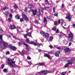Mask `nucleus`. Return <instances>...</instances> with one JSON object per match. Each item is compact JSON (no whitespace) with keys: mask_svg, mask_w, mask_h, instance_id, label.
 Wrapping results in <instances>:
<instances>
[{"mask_svg":"<svg viewBox=\"0 0 75 75\" xmlns=\"http://www.w3.org/2000/svg\"><path fill=\"white\" fill-rule=\"evenodd\" d=\"M13 7L15 8H18V6H17V5H14L13 6Z\"/></svg>","mask_w":75,"mask_h":75,"instance_id":"nucleus-24","label":"nucleus"},{"mask_svg":"<svg viewBox=\"0 0 75 75\" xmlns=\"http://www.w3.org/2000/svg\"><path fill=\"white\" fill-rule=\"evenodd\" d=\"M73 27L74 28H75V24H73Z\"/></svg>","mask_w":75,"mask_h":75,"instance_id":"nucleus-55","label":"nucleus"},{"mask_svg":"<svg viewBox=\"0 0 75 75\" xmlns=\"http://www.w3.org/2000/svg\"><path fill=\"white\" fill-rule=\"evenodd\" d=\"M72 61H73V59H71L69 60H67V62L68 63L66 64L64 66V67H67L68 65H71V64H72Z\"/></svg>","mask_w":75,"mask_h":75,"instance_id":"nucleus-6","label":"nucleus"},{"mask_svg":"<svg viewBox=\"0 0 75 75\" xmlns=\"http://www.w3.org/2000/svg\"><path fill=\"white\" fill-rule=\"evenodd\" d=\"M59 51H57V53L55 54V56H56V57H59Z\"/></svg>","mask_w":75,"mask_h":75,"instance_id":"nucleus-16","label":"nucleus"},{"mask_svg":"<svg viewBox=\"0 0 75 75\" xmlns=\"http://www.w3.org/2000/svg\"><path fill=\"white\" fill-rule=\"evenodd\" d=\"M27 35H28V36H29V37H30V36L31 35V33H28L27 34Z\"/></svg>","mask_w":75,"mask_h":75,"instance_id":"nucleus-23","label":"nucleus"},{"mask_svg":"<svg viewBox=\"0 0 75 75\" xmlns=\"http://www.w3.org/2000/svg\"><path fill=\"white\" fill-rule=\"evenodd\" d=\"M44 57H47L49 58V59H50V56L47 54L44 53Z\"/></svg>","mask_w":75,"mask_h":75,"instance_id":"nucleus-13","label":"nucleus"},{"mask_svg":"<svg viewBox=\"0 0 75 75\" xmlns=\"http://www.w3.org/2000/svg\"><path fill=\"white\" fill-rule=\"evenodd\" d=\"M68 37L69 39V40H70V41L72 42L73 41V34L71 32L69 33Z\"/></svg>","mask_w":75,"mask_h":75,"instance_id":"nucleus-4","label":"nucleus"},{"mask_svg":"<svg viewBox=\"0 0 75 75\" xmlns=\"http://www.w3.org/2000/svg\"><path fill=\"white\" fill-rule=\"evenodd\" d=\"M47 18L49 20H50V18H51V16H49L47 17Z\"/></svg>","mask_w":75,"mask_h":75,"instance_id":"nucleus-43","label":"nucleus"},{"mask_svg":"<svg viewBox=\"0 0 75 75\" xmlns=\"http://www.w3.org/2000/svg\"><path fill=\"white\" fill-rule=\"evenodd\" d=\"M10 11L11 12L13 13L14 12V10H13V9H11L10 10Z\"/></svg>","mask_w":75,"mask_h":75,"instance_id":"nucleus-48","label":"nucleus"},{"mask_svg":"<svg viewBox=\"0 0 75 75\" xmlns=\"http://www.w3.org/2000/svg\"><path fill=\"white\" fill-rule=\"evenodd\" d=\"M53 13H55V7H54L53 8Z\"/></svg>","mask_w":75,"mask_h":75,"instance_id":"nucleus-25","label":"nucleus"},{"mask_svg":"<svg viewBox=\"0 0 75 75\" xmlns=\"http://www.w3.org/2000/svg\"><path fill=\"white\" fill-rule=\"evenodd\" d=\"M32 12L33 13V16H35L36 15V14H37V9H35V10H32Z\"/></svg>","mask_w":75,"mask_h":75,"instance_id":"nucleus-8","label":"nucleus"},{"mask_svg":"<svg viewBox=\"0 0 75 75\" xmlns=\"http://www.w3.org/2000/svg\"><path fill=\"white\" fill-rule=\"evenodd\" d=\"M0 39L2 41L0 42V46L2 47V44H3L4 47L5 48L7 47H8V43L3 40V35L0 34Z\"/></svg>","mask_w":75,"mask_h":75,"instance_id":"nucleus-1","label":"nucleus"},{"mask_svg":"<svg viewBox=\"0 0 75 75\" xmlns=\"http://www.w3.org/2000/svg\"><path fill=\"white\" fill-rule=\"evenodd\" d=\"M64 51L65 52H70V51H71V50L69 48H67L65 49L64 50Z\"/></svg>","mask_w":75,"mask_h":75,"instance_id":"nucleus-11","label":"nucleus"},{"mask_svg":"<svg viewBox=\"0 0 75 75\" xmlns=\"http://www.w3.org/2000/svg\"><path fill=\"white\" fill-rule=\"evenodd\" d=\"M40 33L42 35H43V37L46 38H48L49 37V34L47 33H45L43 32H41Z\"/></svg>","mask_w":75,"mask_h":75,"instance_id":"nucleus-5","label":"nucleus"},{"mask_svg":"<svg viewBox=\"0 0 75 75\" xmlns=\"http://www.w3.org/2000/svg\"><path fill=\"white\" fill-rule=\"evenodd\" d=\"M23 44L24 45H25V46H26V47H28V45L25 44L24 43H23Z\"/></svg>","mask_w":75,"mask_h":75,"instance_id":"nucleus-40","label":"nucleus"},{"mask_svg":"<svg viewBox=\"0 0 75 75\" xmlns=\"http://www.w3.org/2000/svg\"><path fill=\"white\" fill-rule=\"evenodd\" d=\"M47 18H45H45H44V21H43V22H46V21H47Z\"/></svg>","mask_w":75,"mask_h":75,"instance_id":"nucleus-31","label":"nucleus"},{"mask_svg":"<svg viewBox=\"0 0 75 75\" xmlns=\"http://www.w3.org/2000/svg\"><path fill=\"white\" fill-rule=\"evenodd\" d=\"M15 18H17V19H20V17L18 16H16L15 17Z\"/></svg>","mask_w":75,"mask_h":75,"instance_id":"nucleus-36","label":"nucleus"},{"mask_svg":"<svg viewBox=\"0 0 75 75\" xmlns=\"http://www.w3.org/2000/svg\"><path fill=\"white\" fill-rule=\"evenodd\" d=\"M8 12L7 11L6 12V13H5V14H6V16H8Z\"/></svg>","mask_w":75,"mask_h":75,"instance_id":"nucleus-33","label":"nucleus"},{"mask_svg":"<svg viewBox=\"0 0 75 75\" xmlns=\"http://www.w3.org/2000/svg\"><path fill=\"white\" fill-rule=\"evenodd\" d=\"M29 44H32L33 45H34L35 46H37V45H37V43L33 42H29Z\"/></svg>","mask_w":75,"mask_h":75,"instance_id":"nucleus-12","label":"nucleus"},{"mask_svg":"<svg viewBox=\"0 0 75 75\" xmlns=\"http://www.w3.org/2000/svg\"><path fill=\"white\" fill-rule=\"evenodd\" d=\"M50 8V7L48 6V7H45V8H44V9H46V8Z\"/></svg>","mask_w":75,"mask_h":75,"instance_id":"nucleus-50","label":"nucleus"},{"mask_svg":"<svg viewBox=\"0 0 75 75\" xmlns=\"http://www.w3.org/2000/svg\"><path fill=\"white\" fill-rule=\"evenodd\" d=\"M9 48H10V49H11L13 50V51H16V49H17V48L16 47L12 46L11 45H9Z\"/></svg>","mask_w":75,"mask_h":75,"instance_id":"nucleus-7","label":"nucleus"},{"mask_svg":"<svg viewBox=\"0 0 75 75\" xmlns=\"http://www.w3.org/2000/svg\"><path fill=\"white\" fill-rule=\"evenodd\" d=\"M33 23H34V24H37V25L38 24V23H39V22H38V20L35 21L33 22Z\"/></svg>","mask_w":75,"mask_h":75,"instance_id":"nucleus-18","label":"nucleus"},{"mask_svg":"<svg viewBox=\"0 0 75 75\" xmlns=\"http://www.w3.org/2000/svg\"><path fill=\"white\" fill-rule=\"evenodd\" d=\"M62 8H64V4H62Z\"/></svg>","mask_w":75,"mask_h":75,"instance_id":"nucleus-57","label":"nucleus"},{"mask_svg":"<svg viewBox=\"0 0 75 75\" xmlns=\"http://www.w3.org/2000/svg\"><path fill=\"white\" fill-rule=\"evenodd\" d=\"M63 25H64V26H66V25H67V24H66V23L64 22L63 23Z\"/></svg>","mask_w":75,"mask_h":75,"instance_id":"nucleus-52","label":"nucleus"},{"mask_svg":"<svg viewBox=\"0 0 75 75\" xmlns=\"http://www.w3.org/2000/svg\"><path fill=\"white\" fill-rule=\"evenodd\" d=\"M57 23L58 22L57 21H55L54 22V25H57Z\"/></svg>","mask_w":75,"mask_h":75,"instance_id":"nucleus-30","label":"nucleus"},{"mask_svg":"<svg viewBox=\"0 0 75 75\" xmlns=\"http://www.w3.org/2000/svg\"><path fill=\"white\" fill-rule=\"evenodd\" d=\"M48 72V73H51V71H47V70L42 71L40 72H38V75H42V74H47Z\"/></svg>","mask_w":75,"mask_h":75,"instance_id":"nucleus-3","label":"nucleus"},{"mask_svg":"<svg viewBox=\"0 0 75 75\" xmlns=\"http://www.w3.org/2000/svg\"><path fill=\"white\" fill-rule=\"evenodd\" d=\"M66 74V72H63L62 73L61 75H65Z\"/></svg>","mask_w":75,"mask_h":75,"instance_id":"nucleus-32","label":"nucleus"},{"mask_svg":"<svg viewBox=\"0 0 75 75\" xmlns=\"http://www.w3.org/2000/svg\"><path fill=\"white\" fill-rule=\"evenodd\" d=\"M9 17H10L8 18V21L10 22V21H11V18H13V15L11 14H10L9 15Z\"/></svg>","mask_w":75,"mask_h":75,"instance_id":"nucleus-10","label":"nucleus"},{"mask_svg":"<svg viewBox=\"0 0 75 75\" xmlns=\"http://www.w3.org/2000/svg\"><path fill=\"white\" fill-rule=\"evenodd\" d=\"M38 65H40V66H41V65H44V64L43 63H39L38 64Z\"/></svg>","mask_w":75,"mask_h":75,"instance_id":"nucleus-21","label":"nucleus"},{"mask_svg":"<svg viewBox=\"0 0 75 75\" xmlns=\"http://www.w3.org/2000/svg\"><path fill=\"white\" fill-rule=\"evenodd\" d=\"M10 28L11 30H14L16 28V26L14 25H11L10 26Z\"/></svg>","mask_w":75,"mask_h":75,"instance_id":"nucleus-14","label":"nucleus"},{"mask_svg":"<svg viewBox=\"0 0 75 75\" xmlns=\"http://www.w3.org/2000/svg\"><path fill=\"white\" fill-rule=\"evenodd\" d=\"M8 38H11V36L10 35H8L7 36Z\"/></svg>","mask_w":75,"mask_h":75,"instance_id":"nucleus-58","label":"nucleus"},{"mask_svg":"<svg viewBox=\"0 0 75 75\" xmlns=\"http://www.w3.org/2000/svg\"><path fill=\"white\" fill-rule=\"evenodd\" d=\"M27 59H31V57H30V56H28L27 57Z\"/></svg>","mask_w":75,"mask_h":75,"instance_id":"nucleus-41","label":"nucleus"},{"mask_svg":"<svg viewBox=\"0 0 75 75\" xmlns=\"http://www.w3.org/2000/svg\"><path fill=\"white\" fill-rule=\"evenodd\" d=\"M70 16L71 15L69 13H67V16L66 17V18L67 19H69V21H71V18H70Z\"/></svg>","mask_w":75,"mask_h":75,"instance_id":"nucleus-9","label":"nucleus"},{"mask_svg":"<svg viewBox=\"0 0 75 75\" xmlns=\"http://www.w3.org/2000/svg\"><path fill=\"white\" fill-rule=\"evenodd\" d=\"M50 47L51 48H52L53 46L52 45H50Z\"/></svg>","mask_w":75,"mask_h":75,"instance_id":"nucleus-56","label":"nucleus"},{"mask_svg":"<svg viewBox=\"0 0 75 75\" xmlns=\"http://www.w3.org/2000/svg\"><path fill=\"white\" fill-rule=\"evenodd\" d=\"M30 41V40H29V39L27 38L26 40V42H27L28 43V42Z\"/></svg>","mask_w":75,"mask_h":75,"instance_id":"nucleus-35","label":"nucleus"},{"mask_svg":"<svg viewBox=\"0 0 75 75\" xmlns=\"http://www.w3.org/2000/svg\"><path fill=\"white\" fill-rule=\"evenodd\" d=\"M56 33H59V30L58 29H57L56 30Z\"/></svg>","mask_w":75,"mask_h":75,"instance_id":"nucleus-54","label":"nucleus"},{"mask_svg":"<svg viewBox=\"0 0 75 75\" xmlns=\"http://www.w3.org/2000/svg\"><path fill=\"white\" fill-rule=\"evenodd\" d=\"M65 35L64 34V33H63L62 32L60 33V35H59V37L60 38H62V36H63V35Z\"/></svg>","mask_w":75,"mask_h":75,"instance_id":"nucleus-15","label":"nucleus"},{"mask_svg":"<svg viewBox=\"0 0 75 75\" xmlns=\"http://www.w3.org/2000/svg\"><path fill=\"white\" fill-rule=\"evenodd\" d=\"M6 54V55H8V54H10V52L9 51L7 52Z\"/></svg>","mask_w":75,"mask_h":75,"instance_id":"nucleus-45","label":"nucleus"},{"mask_svg":"<svg viewBox=\"0 0 75 75\" xmlns=\"http://www.w3.org/2000/svg\"><path fill=\"white\" fill-rule=\"evenodd\" d=\"M0 31H1V33H2V32H3V29H0Z\"/></svg>","mask_w":75,"mask_h":75,"instance_id":"nucleus-60","label":"nucleus"},{"mask_svg":"<svg viewBox=\"0 0 75 75\" xmlns=\"http://www.w3.org/2000/svg\"><path fill=\"white\" fill-rule=\"evenodd\" d=\"M38 16H40V15L41 14V13H40V12H38Z\"/></svg>","mask_w":75,"mask_h":75,"instance_id":"nucleus-49","label":"nucleus"},{"mask_svg":"<svg viewBox=\"0 0 75 75\" xmlns=\"http://www.w3.org/2000/svg\"><path fill=\"white\" fill-rule=\"evenodd\" d=\"M21 55H22L23 56H24V55H25V53H24L23 52H22L21 53Z\"/></svg>","mask_w":75,"mask_h":75,"instance_id":"nucleus-47","label":"nucleus"},{"mask_svg":"<svg viewBox=\"0 0 75 75\" xmlns=\"http://www.w3.org/2000/svg\"><path fill=\"white\" fill-rule=\"evenodd\" d=\"M25 11L26 12H27V11H28L27 9V8H26L25 9Z\"/></svg>","mask_w":75,"mask_h":75,"instance_id":"nucleus-59","label":"nucleus"},{"mask_svg":"<svg viewBox=\"0 0 75 75\" xmlns=\"http://www.w3.org/2000/svg\"><path fill=\"white\" fill-rule=\"evenodd\" d=\"M23 18L25 19L27 17V16L25 15H23Z\"/></svg>","mask_w":75,"mask_h":75,"instance_id":"nucleus-26","label":"nucleus"},{"mask_svg":"<svg viewBox=\"0 0 75 75\" xmlns=\"http://www.w3.org/2000/svg\"><path fill=\"white\" fill-rule=\"evenodd\" d=\"M28 64H29V65H32V64H32V63L31 62H28Z\"/></svg>","mask_w":75,"mask_h":75,"instance_id":"nucleus-37","label":"nucleus"},{"mask_svg":"<svg viewBox=\"0 0 75 75\" xmlns=\"http://www.w3.org/2000/svg\"><path fill=\"white\" fill-rule=\"evenodd\" d=\"M52 39H53V37H50L49 38V40L50 41H52Z\"/></svg>","mask_w":75,"mask_h":75,"instance_id":"nucleus-29","label":"nucleus"},{"mask_svg":"<svg viewBox=\"0 0 75 75\" xmlns=\"http://www.w3.org/2000/svg\"><path fill=\"white\" fill-rule=\"evenodd\" d=\"M20 21H21V22H23V21H24V19H23V18H21L20 19Z\"/></svg>","mask_w":75,"mask_h":75,"instance_id":"nucleus-38","label":"nucleus"},{"mask_svg":"<svg viewBox=\"0 0 75 75\" xmlns=\"http://www.w3.org/2000/svg\"><path fill=\"white\" fill-rule=\"evenodd\" d=\"M17 28L18 29H20L21 28L20 27H18V26H17Z\"/></svg>","mask_w":75,"mask_h":75,"instance_id":"nucleus-63","label":"nucleus"},{"mask_svg":"<svg viewBox=\"0 0 75 75\" xmlns=\"http://www.w3.org/2000/svg\"><path fill=\"white\" fill-rule=\"evenodd\" d=\"M55 16H56L57 17V16H58V14H57V13H55Z\"/></svg>","mask_w":75,"mask_h":75,"instance_id":"nucleus-62","label":"nucleus"},{"mask_svg":"<svg viewBox=\"0 0 75 75\" xmlns=\"http://www.w3.org/2000/svg\"><path fill=\"white\" fill-rule=\"evenodd\" d=\"M26 50H27V51H29V49L28 48H26Z\"/></svg>","mask_w":75,"mask_h":75,"instance_id":"nucleus-61","label":"nucleus"},{"mask_svg":"<svg viewBox=\"0 0 75 75\" xmlns=\"http://www.w3.org/2000/svg\"><path fill=\"white\" fill-rule=\"evenodd\" d=\"M57 29V27H54L52 29V30H53L54 31H55L56 29Z\"/></svg>","mask_w":75,"mask_h":75,"instance_id":"nucleus-27","label":"nucleus"},{"mask_svg":"<svg viewBox=\"0 0 75 75\" xmlns=\"http://www.w3.org/2000/svg\"><path fill=\"white\" fill-rule=\"evenodd\" d=\"M4 67V64H2L1 66V68H2V69H3V68Z\"/></svg>","mask_w":75,"mask_h":75,"instance_id":"nucleus-46","label":"nucleus"},{"mask_svg":"<svg viewBox=\"0 0 75 75\" xmlns=\"http://www.w3.org/2000/svg\"><path fill=\"white\" fill-rule=\"evenodd\" d=\"M45 4H49V5H51V4L49 3H48V0H45Z\"/></svg>","mask_w":75,"mask_h":75,"instance_id":"nucleus-19","label":"nucleus"},{"mask_svg":"<svg viewBox=\"0 0 75 75\" xmlns=\"http://www.w3.org/2000/svg\"><path fill=\"white\" fill-rule=\"evenodd\" d=\"M22 45V44H21V43H20V42H18V45L19 46H21Z\"/></svg>","mask_w":75,"mask_h":75,"instance_id":"nucleus-44","label":"nucleus"},{"mask_svg":"<svg viewBox=\"0 0 75 75\" xmlns=\"http://www.w3.org/2000/svg\"><path fill=\"white\" fill-rule=\"evenodd\" d=\"M7 59H8V62L7 64H8V62H9L8 60L10 62H11V61H13V62H14V59L13 58V60H12V59H11L8 58Z\"/></svg>","mask_w":75,"mask_h":75,"instance_id":"nucleus-17","label":"nucleus"},{"mask_svg":"<svg viewBox=\"0 0 75 75\" xmlns=\"http://www.w3.org/2000/svg\"><path fill=\"white\" fill-rule=\"evenodd\" d=\"M8 61V63L7 64V65H8L9 66L13 68H16V67H17V66L14 63V62L12 61V60H11V62H10L9 60Z\"/></svg>","mask_w":75,"mask_h":75,"instance_id":"nucleus-2","label":"nucleus"},{"mask_svg":"<svg viewBox=\"0 0 75 75\" xmlns=\"http://www.w3.org/2000/svg\"><path fill=\"white\" fill-rule=\"evenodd\" d=\"M63 22V20L59 19L58 21V23H59V24H60V23H62Z\"/></svg>","mask_w":75,"mask_h":75,"instance_id":"nucleus-20","label":"nucleus"},{"mask_svg":"<svg viewBox=\"0 0 75 75\" xmlns=\"http://www.w3.org/2000/svg\"><path fill=\"white\" fill-rule=\"evenodd\" d=\"M7 7H5L4 8H3V10H7Z\"/></svg>","mask_w":75,"mask_h":75,"instance_id":"nucleus-39","label":"nucleus"},{"mask_svg":"<svg viewBox=\"0 0 75 75\" xmlns=\"http://www.w3.org/2000/svg\"><path fill=\"white\" fill-rule=\"evenodd\" d=\"M4 72H7V69H4L3 70Z\"/></svg>","mask_w":75,"mask_h":75,"instance_id":"nucleus-34","label":"nucleus"},{"mask_svg":"<svg viewBox=\"0 0 75 75\" xmlns=\"http://www.w3.org/2000/svg\"><path fill=\"white\" fill-rule=\"evenodd\" d=\"M25 38H27V36H28V35H27V34H26L25 35H23Z\"/></svg>","mask_w":75,"mask_h":75,"instance_id":"nucleus-28","label":"nucleus"},{"mask_svg":"<svg viewBox=\"0 0 75 75\" xmlns=\"http://www.w3.org/2000/svg\"><path fill=\"white\" fill-rule=\"evenodd\" d=\"M38 51L39 52H41V51H42V50H40V49H39L38 50Z\"/></svg>","mask_w":75,"mask_h":75,"instance_id":"nucleus-53","label":"nucleus"},{"mask_svg":"<svg viewBox=\"0 0 75 75\" xmlns=\"http://www.w3.org/2000/svg\"><path fill=\"white\" fill-rule=\"evenodd\" d=\"M71 43H69V46H71Z\"/></svg>","mask_w":75,"mask_h":75,"instance_id":"nucleus-64","label":"nucleus"},{"mask_svg":"<svg viewBox=\"0 0 75 75\" xmlns=\"http://www.w3.org/2000/svg\"><path fill=\"white\" fill-rule=\"evenodd\" d=\"M25 19L27 21H28V18L27 17Z\"/></svg>","mask_w":75,"mask_h":75,"instance_id":"nucleus-42","label":"nucleus"},{"mask_svg":"<svg viewBox=\"0 0 75 75\" xmlns=\"http://www.w3.org/2000/svg\"><path fill=\"white\" fill-rule=\"evenodd\" d=\"M29 6H30V7H31V8H33V5H32L31 4H30L29 5Z\"/></svg>","mask_w":75,"mask_h":75,"instance_id":"nucleus-51","label":"nucleus"},{"mask_svg":"<svg viewBox=\"0 0 75 75\" xmlns=\"http://www.w3.org/2000/svg\"><path fill=\"white\" fill-rule=\"evenodd\" d=\"M57 49H58V50H61V49H62V46L57 47Z\"/></svg>","mask_w":75,"mask_h":75,"instance_id":"nucleus-22","label":"nucleus"}]
</instances>
